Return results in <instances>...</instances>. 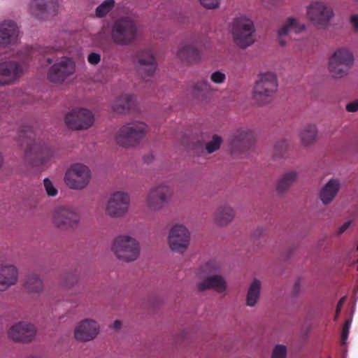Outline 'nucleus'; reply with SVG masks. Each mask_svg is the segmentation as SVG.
Here are the masks:
<instances>
[{
    "label": "nucleus",
    "instance_id": "obj_1",
    "mask_svg": "<svg viewBox=\"0 0 358 358\" xmlns=\"http://www.w3.org/2000/svg\"><path fill=\"white\" fill-rule=\"evenodd\" d=\"M278 90L276 74L271 71H261L254 85L252 99L259 105L268 103L274 98Z\"/></svg>",
    "mask_w": 358,
    "mask_h": 358
},
{
    "label": "nucleus",
    "instance_id": "obj_2",
    "mask_svg": "<svg viewBox=\"0 0 358 358\" xmlns=\"http://www.w3.org/2000/svg\"><path fill=\"white\" fill-rule=\"evenodd\" d=\"M148 126L142 121L133 120L120 126L115 134V141L123 148H132L145 137Z\"/></svg>",
    "mask_w": 358,
    "mask_h": 358
},
{
    "label": "nucleus",
    "instance_id": "obj_3",
    "mask_svg": "<svg viewBox=\"0 0 358 358\" xmlns=\"http://www.w3.org/2000/svg\"><path fill=\"white\" fill-rule=\"evenodd\" d=\"M110 250L118 260L132 262L138 258L141 248L136 238L128 234H121L113 240Z\"/></svg>",
    "mask_w": 358,
    "mask_h": 358
},
{
    "label": "nucleus",
    "instance_id": "obj_4",
    "mask_svg": "<svg viewBox=\"0 0 358 358\" xmlns=\"http://www.w3.org/2000/svg\"><path fill=\"white\" fill-rule=\"evenodd\" d=\"M231 32L234 43L241 48H246L255 43L254 24L246 15H239L233 20Z\"/></svg>",
    "mask_w": 358,
    "mask_h": 358
},
{
    "label": "nucleus",
    "instance_id": "obj_5",
    "mask_svg": "<svg viewBox=\"0 0 358 358\" xmlns=\"http://www.w3.org/2000/svg\"><path fill=\"white\" fill-rule=\"evenodd\" d=\"M335 15L333 6L327 1L314 0L306 7V17L314 26L325 28Z\"/></svg>",
    "mask_w": 358,
    "mask_h": 358
},
{
    "label": "nucleus",
    "instance_id": "obj_6",
    "mask_svg": "<svg viewBox=\"0 0 358 358\" xmlns=\"http://www.w3.org/2000/svg\"><path fill=\"white\" fill-rule=\"evenodd\" d=\"M354 63L352 52L346 48L337 49L331 56L328 69L334 78H342L348 75L350 68Z\"/></svg>",
    "mask_w": 358,
    "mask_h": 358
},
{
    "label": "nucleus",
    "instance_id": "obj_7",
    "mask_svg": "<svg viewBox=\"0 0 358 358\" xmlns=\"http://www.w3.org/2000/svg\"><path fill=\"white\" fill-rule=\"evenodd\" d=\"M190 241L191 232L186 225L177 223L169 229L167 244L171 251L184 254L188 250Z\"/></svg>",
    "mask_w": 358,
    "mask_h": 358
},
{
    "label": "nucleus",
    "instance_id": "obj_8",
    "mask_svg": "<svg viewBox=\"0 0 358 358\" xmlns=\"http://www.w3.org/2000/svg\"><path fill=\"white\" fill-rule=\"evenodd\" d=\"M138 29L134 22L129 18H120L115 22L111 29V38L118 45L130 44L137 36Z\"/></svg>",
    "mask_w": 358,
    "mask_h": 358
},
{
    "label": "nucleus",
    "instance_id": "obj_9",
    "mask_svg": "<svg viewBox=\"0 0 358 358\" xmlns=\"http://www.w3.org/2000/svg\"><path fill=\"white\" fill-rule=\"evenodd\" d=\"M92 178L91 171L83 164L71 165L66 171L64 181L73 189H83L87 187Z\"/></svg>",
    "mask_w": 358,
    "mask_h": 358
},
{
    "label": "nucleus",
    "instance_id": "obj_10",
    "mask_svg": "<svg viewBox=\"0 0 358 358\" xmlns=\"http://www.w3.org/2000/svg\"><path fill=\"white\" fill-rule=\"evenodd\" d=\"M131 203L129 194L124 191H115L108 197L105 213L110 217H120L127 214Z\"/></svg>",
    "mask_w": 358,
    "mask_h": 358
},
{
    "label": "nucleus",
    "instance_id": "obj_11",
    "mask_svg": "<svg viewBox=\"0 0 358 358\" xmlns=\"http://www.w3.org/2000/svg\"><path fill=\"white\" fill-rule=\"evenodd\" d=\"M76 72V62L67 56L62 57L50 67L48 78L52 83H61Z\"/></svg>",
    "mask_w": 358,
    "mask_h": 358
},
{
    "label": "nucleus",
    "instance_id": "obj_12",
    "mask_svg": "<svg viewBox=\"0 0 358 358\" xmlns=\"http://www.w3.org/2000/svg\"><path fill=\"white\" fill-rule=\"evenodd\" d=\"M100 333V325L97 321L85 318L79 321L73 330L74 338L80 342H89L95 339Z\"/></svg>",
    "mask_w": 358,
    "mask_h": 358
},
{
    "label": "nucleus",
    "instance_id": "obj_13",
    "mask_svg": "<svg viewBox=\"0 0 358 358\" xmlns=\"http://www.w3.org/2000/svg\"><path fill=\"white\" fill-rule=\"evenodd\" d=\"M92 113L86 108H76L69 112L65 117V122L69 127L76 130L86 129L94 123Z\"/></svg>",
    "mask_w": 358,
    "mask_h": 358
},
{
    "label": "nucleus",
    "instance_id": "obj_14",
    "mask_svg": "<svg viewBox=\"0 0 358 358\" xmlns=\"http://www.w3.org/2000/svg\"><path fill=\"white\" fill-rule=\"evenodd\" d=\"M36 326L29 322L20 321L13 324L8 330L9 338L17 342L31 341L36 334Z\"/></svg>",
    "mask_w": 358,
    "mask_h": 358
},
{
    "label": "nucleus",
    "instance_id": "obj_15",
    "mask_svg": "<svg viewBox=\"0 0 358 358\" xmlns=\"http://www.w3.org/2000/svg\"><path fill=\"white\" fill-rule=\"evenodd\" d=\"M157 66L156 59L150 51L138 54L135 60V71L143 78L152 76L157 69Z\"/></svg>",
    "mask_w": 358,
    "mask_h": 358
},
{
    "label": "nucleus",
    "instance_id": "obj_16",
    "mask_svg": "<svg viewBox=\"0 0 358 358\" xmlns=\"http://www.w3.org/2000/svg\"><path fill=\"white\" fill-rule=\"evenodd\" d=\"M52 220L58 227L69 228L78 223L79 216L72 208L58 207L53 212Z\"/></svg>",
    "mask_w": 358,
    "mask_h": 358
},
{
    "label": "nucleus",
    "instance_id": "obj_17",
    "mask_svg": "<svg viewBox=\"0 0 358 358\" xmlns=\"http://www.w3.org/2000/svg\"><path fill=\"white\" fill-rule=\"evenodd\" d=\"M20 272L17 266L12 262L0 264V291L8 290L19 280Z\"/></svg>",
    "mask_w": 358,
    "mask_h": 358
},
{
    "label": "nucleus",
    "instance_id": "obj_18",
    "mask_svg": "<svg viewBox=\"0 0 358 358\" xmlns=\"http://www.w3.org/2000/svg\"><path fill=\"white\" fill-rule=\"evenodd\" d=\"M306 29V26L303 23H301L297 18L289 17L278 30V41L281 46H285L287 43L285 37H286L291 31H294L295 34H300L305 31Z\"/></svg>",
    "mask_w": 358,
    "mask_h": 358
},
{
    "label": "nucleus",
    "instance_id": "obj_19",
    "mask_svg": "<svg viewBox=\"0 0 358 358\" xmlns=\"http://www.w3.org/2000/svg\"><path fill=\"white\" fill-rule=\"evenodd\" d=\"M22 73L20 66L15 62L0 63V85H7L19 78Z\"/></svg>",
    "mask_w": 358,
    "mask_h": 358
},
{
    "label": "nucleus",
    "instance_id": "obj_20",
    "mask_svg": "<svg viewBox=\"0 0 358 358\" xmlns=\"http://www.w3.org/2000/svg\"><path fill=\"white\" fill-rule=\"evenodd\" d=\"M59 7L58 0H31L29 4L30 13L41 18L46 13H54Z\"/></svg>",
    "mask_w": 358,
    "mask_h": 358
},
{
    "label": "nucleus",
    "instance_id": "obj_21",
    "mask_svg": "<svg viewBox=\"0 0 358 358\" xmlns=\"http://www.w3.org/2000/svg\"><path fill=\"white\" fill-rule=\"evenodd\" d=\"M19 31L12 20H6L0 24V45L6 47L17 43Z\"/></svg>",
    "mask_w": 358,
    "mask_h": 358
},
{
    "label": "nucleus",
    "instance_id": "obj_22",
    "mask_svg": "<svg viewBox=\"0 0 358 358\" xmlns=\"http://www.w3.org/2000/svg\"><path fill=\"white\" fill-rule=\"evenodd\" d=\"M341 180L337 178H331L321 188L319 198L324 205L329 204L336 198L341 189Z\"/></svg>",
    "mask_w": 358,
    "mask_h": 358
},
{
    "label": "nucleus",
    "instance_id": "obj_23",
    "mask_svg": "<svg viewBox=\"0 0 358 358\" xmlns=\"http://www.w3.org/2000/svg\"><path fill=\"white\" fill-rule=\"evenodd\" d=\"M198 286L201 290L213 289L218 292H224L227 288L224 278L220 275H213L204 278Z\"/></svg>",
    "mask_w": 358,
    "mask_h": 358
},
{
    "label": "nucleus",
    "instance_id": "obj_24",
    "mask_svg": "<svg viewBox=\"0 0 358 358\" xmlns=\"http://www.w3.org/2000/svg\"><path fill=\"white\" fill-rule=\"evenodd\" d=\"M262 285V282L257 278L250 284L245 298L247 306L255 307L257 304L260 298Z\"/></svg>",
    "mask_w": 358,
    "mask_h": 358
},
{
    "label": "nucleus",
    "instance_id": "obj_25",
    "mask_svg": "<svg viewBox=\"0 0 358 358\" xmlns=\"http://www.w3.org/2000/svg\"><path fill=\"white\" fill-rule=\"evenodd\" d=\"M24 287L30 294H40L43 291L44 285L39 275L31 273L26 277Z\"/></svg>",
    "mask_w": 358,
    "mask_h": 358
},
{
    "label": "nucleus",
    "instance_id": "obj_26",
    "mask_svg": "<svg viewBox=\"0 0 358 358\" xmlns=\"http://www.w3.org/2000/svg\"><path fill=\"white\" fill-rule=\"evenodd\" d=\"M234 217V209L227 205L217 208L214 213L215 222L220 225H226L231 222Z\"/></svg>",
    "mask_w": 358,
    "mask_h": 358
},
{
    "label": "nucleus",
    "instance_id": "obj_27",
    "mask_svg": "<svg viewBox=\"0 0 358 358\" xmlns=\"http://www.w3.org/2000/svg\"><path fill=\"white\" fill-rule=\"evenodd\" d=\"M134 101V96L131 94H124L117 96L112 103V110L121 113L129 109Z\"/></svg>",
    "mask_w": 358,
    "mask_h": 358
},
{
    "label": "nucleus",
    "instance_id": "obj_28",
    "mask_svg": "<svg viewBox=\"0 0 358 358\" xmlns=\"http://www.w3.org/2000/svg\"><path fill=\"white\" fill-rule=\"evenodd\" d=\"M317 136V129L314 124H309L304 127L299 132V137L301 143L305 146L314 143Z\"/></svg>",
    "mask_w": 358,
    "mask_h": 358
},
{
    "label": "nucleus",
    "instance_id": "obj_29",
    "mask_svg": "<svg viewBox=\"0 0 358 358\" xmlns=\"http://www.w3.org/2000/svg\"><path fill=\"white\" fill-rule=\"evenodd\" d=\"M298 175L295 171H290L283 175L277 182L276 189L279 193L286 192L296 180Z\"/></svg>",
    "mask_w": 358,
    "mask_h": 358
},
{
    "label": "nucleus",
    "instance_id": "obj_30",
    "mask_svg": "<svg viewBox=\"0 0 358 358\" xmlns=\"http://www.w3.org/2000/svg\"><path fill=\"white\" fill-rule=\"evenodd\" d=\"M164 206V205L156 196V194L150 189L145 200V206L147 210L150 212H157L162 210Z\"/></svg>",
    "mask_w": 358,
    "mask_h": 358
},
{
    "label": "nucleus",
    "instance_id": "obj_31",
    "mask_svg": "<svg viewBox=\"0 0 358 358\" xmlns=\"http://www.w3.org/2000/svg\"><path fill=\"white\" fill-rule=\"evenodd\" d=\"M178 57L181 59H187L198 54V50L192 43H182L177 51Z\"/></svg>",
    "mask_w": 358,
    "mask_h": 358
},
{
    "label": "nucleus",
    "instance_id": "obj_32",
    "mask_svg": "<svg viewBox=\"0 0 358 358\" xmlns=\"http://www.w3.org/2000/svg\"><path fill=\"white\" fill-rule=\"evenodd\" d=\"M151 190L156 194L157 198L164 205L168 202L172 195L171 188L164 184L153 187Z\"/></svg>",
    "mask_w": 358,
    "mask_h": 358
},
{
    "label": "nucleus",
    "instance_id": "obj_33",
    "mask_svg": "<svg viewBox=\"0 0 358 358\" xmlns=\"http://www.w3.org/2000/svg\"><path fill=\"white\" fill-rule=\"evenodd\" d=\"M222 141V138L220 136L217 134L213 135L211 139L206 145V151L208 153H213L219 150Z\"/></svg>",
    "mask_w": 358,
    "mask_h": 358
},
{
    "label": "nucleus",
    "instance_id": "obj_34",
    "mask_svg": "<svg viewBox=\"0 0 358 358\" xmlns=\"http://www.w3.org/2000/svg\"><path fill=\"white\" fill-rule=\"evenodd\" d=\"M114 0H105L96 8V15L98 17H103L114 7Z\"/></svg>",
    "mask_w": 358,
    "mask_h": 358
},
{
    "label": "nucleus",
    "instance_id": "obj_35",
    "mask_svg": "<svg viewBox=\"0 0 358 358\" xmlns=\"http://www.w3.org/2000/svg\"><path fill=\"white\" fill-rule=\"evenodd\" d=\"M211 90L210 83L206 80H202L197 82L192 89V92L195 95H199L203 92H208Z\"/></svg>",
    "mask_w": 358,
    "mask_h": 358
},
{
    "label": "nucleus",
    "instance_id": "obj_36",
    "mask_svg": "<svg viewBox=\"0 0 358 358\" xmlns=\"http://www.w3.org/2000/svg\"><path fill=\"white\" fill-rule=\"evenodd\" d=\"M287 348L284 345H276L272 352L271 358H286Z\"/></svg>",
    "mask_w": 358,
    "mask_h": 358
},
{
    "label": "nucleus",
    "instance_id": "obj_37",
    "mask_svg": "<svg viewBox=\"0 0 358 358\" xmlns=\"http://www.w3.org/2000/svg\"><path fill=\"white\" fill-rule=\"evenodd\" d=\"M55 157V152L52 149H45L41 152L39 160L41 164H45L51 161Z\"/></svg>",
    "mask_w": 358,
    "mask_h": 358
},
{
    "label": "nucleus",
    "instance_id": "obj_38",
    "mask_svg": "<svg viewBox=\"0 0 358 358\" xmlns=\"http://www.w3.org/2000/svg\"><path fill=\"white\" fill-rule=\"evenodd\" d=\"M210 79L213 83L220 85L224 83L226 75L221 71H215L210 74Z\"/></svg>",
    "mask_w": 358,
    "mask_h": 358
},
{
    "label": "nucleus",
    "instance_id": "obj_39",
    "mask_svg": "<svg viewBox=\"0 0 358 358\" xmlns=\"http://www.w3.org/2000/svg\"><path fill=\"white\" fill-rule=\"evenodd\" d=\"M43 185L47 194L49 196H55L57 194V189L48 178L43 180Z\"/></svg>",
    "mask_w": 358,
    "mask_h": 358
},
{
    "label": "nucleus",
    "instance_id": "obj_40",
    "mask_svg": "<svg viewBox=\"0 0 358 358\" xmlns=\"http://www.w3.org/2000/svg\"><path fill=\"white\" fill-rule=\"evenodd\" d=\"M221 268V266L219 263L212 261L207 262L203 266V271L205 273H215Z\"/></svg>",
    "mask_w": 358,
    "mask_h": 358
},
{
    "label": "nucleus",
    "instance_id": "obj_41",
    "mask_svg": "<svg viewBox=\"0 0 358 358\" xmlns=\"http://www.w3.org/2000/svg\"><path fill=\"white\" fill-rule=\"evenodd\" d=\"M201 4L208 9H215L219 7L220 0H199Z\"/></svg>",
    "mask_w": 358,
    "mask_h": 358
},
{
    "label": "nucleus",
    "instance_id": "obj_42",
    "mask_svg": "<svg viewBox=\"0 0 358 358\" xmlns=\"http://www.w3.org/2000/svg\"><path fill=\"white\" fill-rule=\"evenodd\" d=\"M351 322H352L351 320H348L346 322V323L343 326V331L341 334V341H342L343 344L346 343V341H347V339L348 337V334H349V330L350 328Z\"/></svg>",
    "mask_w": 358,
    "mask_h": 358
},
{
    "label": "nucleus",
    "instance_id": "obj_43",
    "mask_svg": "<svg viewBox=\"0 0 358 358\" xmlns=\"http://www.w3.org/2000/svg\"><path fill=\"white\" fill-rule=\"evenodd\" d=\"M349 22L353 31L358 32V14H353L350 17Z\"/></svg>",
    "mask_w": 358,
    "mask_h": 358
},
{
    "label": "nucleus",
    "instance_id": "obj_44",
    "mask_svg": "<svg viewBox=\"0 0 358 358\" xmlns=\"http://www.w3.org/2000/svg\"><path fill=\"white\" fill-rule=\"evenodd\" d=\"M101 59V57L99 54L96 53H91L89 55L87 60L89 63L92 64H97Z\"/></svg>",
    "mask_w": 358,
    "mask_h": 358
},
{
    "label": "nucleus",
    "instance_id": "obj_45",
    "mask_svg": "<svg viewBox=\"0 0 358 358\" xmlns=\"http://www.w3.org/2000/svg\"><path fill=\"white\" fill-rule=\"evenodd\" d=\"M346 110L351 113L357 112L358 110V99L348 103Z\"/></svg>",
    "mask_w": 358,
    "mask_h": 358
},
{
    "label": "nucleus",
    "instance_id": "obj_46",
    "mask_svg": "<svg viewBox=\"0 0 358 358\" xmlns=\"http://www.w3.org/2000/svg\"><path fill=\"white\" fill-rule=\"evenodd\" d=\"M352 220H348L345 222L338 229V233L342 234L344 233L352 224Z\"/></svg>",
    "mask_w": 358,
    "mask_h": 358
},
{
    "label": "nucleus",
    "instance_id": "obj_47",
    "mask_svg": "<svg viewBox=\"0 0 358 358\" xmlns=\"http://www.w3.org/2000/svg\"><path fill=\"white\" fill-rule=\"evenodd\" d=\"M345 301V296H343L340 299V301L338 303L336 311V317H335L336 320L337 319V317L339 315V313L341 312V308H342Z\"/></svg>",
    "mask_w": 358,
    "mask_h": 358
},
{
    "label": "nucleus",
    "instance_id": "obj_48",
    "mask_svg": "<svg viewBox=\"0 0 358 358\" xmlns=\"http://www.w3.org/2000/svg\"><path fill=\"white\" fill-rule=\"evenodd\" d=\"M121 326H122V322L120 320H116L113 324V327L114 329H119L121 327Z\"/></svg>",
    "mask_w": 358,
    "mask_h": 358
},
{
    "label": "nucleus",
    "instance_id": "obj_49",
    "mask_svg": "<svg viewBox=\"0 0 358 358\" xmlns=\"http://www.w3.org/2000/svg\"><path fill=\"white\" fill-rule=\"evenodd\" d=\"M26 358H42V357L38 355H31L29 356H27Z\"/></svg>",
    "mask_w": 358,
    "mask_h": 358
},
{
    "label": "nucleus",
    "instance_id": "obj_50",
    "mask_svg": "<svg viewBox=\"0 0 358 358\" xmlns=\"http://www.w3.org/2000/svg\"><path fill=\"white\" fill-rule=\"evenodd\" d=\"M2 164H3V156H2L1 152H0V168L1 167Z\"/></svg>",
    "mask_w": 358,
    "mask_h": 358
},
{
    "label": "nucleus",
    "instance_id": "obj_51",
    "mask_svg": "<svg viewBox=\"0 0 358 358\" xmlns=\"http://www.w3.org/2000/svg\"><path fill=\"white\" fill-rule=\"evenodd\" d=\"M46 60H47V62L48 63H52V60L50 58H47Z\"/></svg>",
    "mask_w": 358,
    "mask_h": 358
},
{
    "label": "nucleus",
    "instance_id": "obj_52",
    "mask_svg": "<svg viewBox=\"0 0 358 358\" xmlns=\"http://www.w3.org/2000/svg\"><path fill=\"white\" fill-rule=\"evenodd\" d=\"M356 2H358V0H355Z\"/></svg>",
    "mask_w": 358,
    "mask_h": 358
},
{
    "label": "nucleus",
    "instance_id": "obj_53",
    "mask_svg": "<svg viewBox=\"0 0 358 358\" xmlns=\"http://www.w3.org/2000/svg\"><path fill=\"white\" fill-rule=\"evenodd\" d=\"M357 249L358 250V244H357Z\"/></svg>",
    "mask_w": 358,
    "mask_h": 358
}]
</instances>
